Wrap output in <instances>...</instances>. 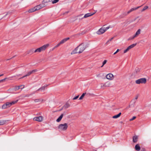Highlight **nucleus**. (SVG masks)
Segmentation results:
<instances>
[{
  "label": "nucleus",
  "mask_w": 151,
  "mask_h": 151,
  "mask_svg": "<svg viewBox=\"0 0 151 151\" xmlns=\"http://www.w3.org/2000/svg\"><path fill=\"white\" fill-rule=\"evenodd\" d=\"M48 46V45H44L36 49L35 50H30L29 52V53L31 51L32 53H31V54L33 52H40L44 50L46 48V47Z\"/></svg>",
  "instance_id": "1"
},
{
  "label": "nucleus",
  "mask_w": 151,
  "mask_h": 151,
  "mask_svg": "<svg viewBox=\"0 0 151 151\" xmlns=\"http://www.w3.org/2000/svg\"><path fill=\"white\" fill-rule=\"evenodd\" d=\"M68 127V126L67 124L65 123L63 124H61L59 125L58 128L60 131H65L67 129Z\"/></svg>",
  "instance_id": "2"
},
{
  "label": "nucleus",
  "mask_w": 151,
  "mask_h": 151,
  "mask_svg": "<svg viewBox=\"0 0 151 151\" xmlns=\"http://www.w3.org/2000/svg\"><path fill=\"white\" fill-rule=\"evenodd\" d=\"M109 28L108 27H102L97 31L96 33L98 35L102 34L108 29Z\"/></svg>",
  "instance_id": "3"
},
{
  "label": "nucleus",
  "mask_w": 151,
  "mask_h": 151,
  "mask_svg": "<svg viewBox=\"0 0 151 151\" xmlns=\"http://www.w3.org/2000/svg\"><path fill=\"white\" fill-rule=\"evenodd\" d=\"M94 14V13H88L86 14L83 17H82V18H81L80 17H81L83 15V14H80V15L78 16V17H79V19H83V18H86L88 17L91 16H92V15H93Z\"/></svg>",
  "instance_id": "4"
},
{
  "label": "nucleus",
  "mask_w": 151,
  "mask_h": 151,
  "mask_svg": "<svg viewBox=\"0 0 151 151\" xmlns=\"http://www.w3.org/2000/svg\"><path fill=\"white\" fill-rule=\"evenodd\" d=\"M135 82L137 84L145 83L146 82V80L145 78H141L136 80Z\"/></svg>",
  "instance_id": "5"
},
{
  "label": "nucleus",
  "mask_w": 151,
  "mask_h": 151,
  "mask_svg": "<svg viewBox=\"0 0 151 151\" xmlns=\"http://www.w3.org/2000/svg\"><path fill=\"white\" fill-rule=\"evenodd\" d=\"M78 47H80V50L78 52L79 53H82L86 47V45L83 43L80 45Z\"/></svg>",
  "instance_id": "6"
},
{
  "label": "nucleus",
  "mask_w": 151,
  "mask_h": 151,
  "mask_svg": "<svg viewBox=\"0 0 151 151\" xmlns=\"http://www.w3.org/2000/svg\"><path fill=\"white\" fill-rule=\"evenodd\" d=\"M141 30L140 29H138L136 32L135 34L132 36L130 37L128 40H131L134 39V38L137 37L138 35L140 34Z\"/></svg>",
  "instance_id": "7"
},
{
  "label": "nucleus",
  "mask_w": 151,
  "mask_h": 151,
  "mask_svg": "<svg viewBox=\"0 0 151 151\" xmlns=\"http://www.w3.org/2000/svg\"><path fill=\"white\" fill-rule=\"evenodd\" d=\"M45 6V4H43L42 3L35 6V7L36 9V10L37 11Z\"/></svg>",
  "instance_id": "8"
},
{
  "label": "nucleus",
  "mask_w": 151,
  "mask_h": 151,
  "mask_svg": "<svg viewBox=\"0 0 151 151\" xmlns=\"http://www.w3.org/2000/svg\"><path fill=\"white\" fill-rule=\"evenodd\" d=\"M10 106H11L10 104V102H7L2 105V108L3 109H5Z\"/></svg>",
  "instance_id": "9"
},
{
  "label": "nucleus",
  "mask_w": 151,
  "mask_h": 151,
  "mask_svg": "<svg viewBox=\"0 0 151 151\" xmlns=\"http://www.w3.org/2000/svg\"><path fill=\"white\" fill-rule=\"evenodd\" d=\"M106 77L107 79L110 80H112L113 79L114 76L112 74L110 73L107 74Z\"/></svg>",
  "instance_id": "10"
},
{
  "label": "nucleus",
  "mask_w": 151,
  "mask_h": 151,
  "mask_svg": "<svg viewBox=\"0 0 151 151\" xmlns=\"http://www.w3.org/2000/svg\"><path fill=\"white\" fill-rule=\"evenodd\" d=\"M43 118L42 116L35 117L34 118V120L38 122H41L43 120Z\"/></svg>",
  "instance_id": "11"
},
{
  "label": "nucleus",
  "mask_w": 151,
  "mask_h": 151,
  "mask_svg": "<svg viewBox=\"0 0 151 151\" xmlns=\"http://www.w3.org/2000/svg\"><path fill=\"white\" fill-rule=\"evenodd\" d=\"M37 71V70L36 69L33 70L31 71H30L28 72L27 73V74L26 75V76H29L32 73H34L35 72H36Z\"/></svg>",
  "instance_id": "12"
},
{
  "label": "nucleus",
  "mask_w": 151,
  "mask_h": 151,
  "mask_svg": "<svg viewBox=\"0 0 151 151\" xmlns=\"http://www.w3.org/2000/svg\"><path fill=\"white\" fill-rule=\"evenodd\" d=\"M78 46L72 51V52L71 53V54L79 53V51H78Z\"/></svg>",
  "instance_id": "13"
},
{
  "label": "nucleus",
  "mask_w": 151,
  "mask_h": 151,
  "mask_svg": "<svg viewBox=\"0 0 151 151\" xmlns=\"http://www.w3.org/2000/svg\"><path fill=\"white\" fill-rule=\"evenodd\" d=\"M46 87V86H44L41 87L38 89H37L36 91H44L45 89V87Z\"/></svg>",
  "instance_id": "14"
},
{
  "label": "nucleus",
  "mask_w": 151,
  "mask_h": 151,
  "mask_svg": "<svg viewBox=\"0 0 151 151\" xmlns=\"http://www.w3.org/2000/svg\"><path fill=\"white\" fill-rule=\"evenodd\" d=\"M135 148L137 151H139L140 150V147L139 144H137L135 145Z\"/></svg>",
  "instance_id": "15"
},
{
  "label": "nucleus",
  "mask_w": 151,
  "mask_h": 151,
  "mask_svg": "<svg viewBox=\"0 0 151 151\" xmlns=\"http://www.w3.org/2000/svg\"><path fill=\"white\" fill-rule=\"evenodd\" d=\"M69 38V37H67L65 38L63 40H62L60 42V43L61 44H62L65 43V42H66L67 40H68Z\"/></svg>",
  "instance_id": "16"
},
{
  "label": "nucleus",
  "mask_w": 151,
  "mask_h": 151,
  "mask_svg": "<svg viewBox=\"0 0 151 151\" xmlns=\"http://www.w3.org/2000/svg\"><path fill=\"white\" fill-rule=\"evenodd\" d=\"M137 137L134 136L133 137V141L134 142H136L137 141Z\"/></svg>",
  "instance_id": "17"
},
{
  "label": "nucleus",
  "mask_w": 151,
  "mask_h": 151,
  "mask_svg": "<svg viewBox=\"0 0 151 151\" xmlns=\"http://www.w3.org/2000/svg\"><path fill=\"white\" fill-rule=\"evenodd\" d=\"M63 115V114H62L60 115V116L56 120V121L57 122H60L61 120L62 119V118Z\"/></svg>",
  "instance_id": "18"
},
{
  "label": "nucleus",
  "mask_w": 151,
  "mask_h": 151,
  "mask_svg": "<svg viewBox=\"0 0 151 151\" xmlns=\"http://www.w3.org/2000/svg\"><path fill=\"white\" fill-rule=\"evenodd\" d=\"M121 114V112H120L118 114L113 116L112 117H113V118H114V119H116V118L119 117L120 116Z\"/></svg>",
  "instance_id": "19"
},
{
  "label": "nucleus",
  "mask_w": 151,
  "mask_h": 151,
  "mask_svg": "<svg viewBox=\"0 0 151 151\" xmlns=\"http://www.w3.org/2000/svg\"><path fill=\"white\" fill-rule=\"evenodd\" d=\"M70 106V104L68 103H66L64 106H63V108L64 109H66L68 108Z\"/></svg>",
  "instance_id": "20"
},
{
  "label": "nucleus",
  "mask_w": 151,
  "mask_h": 151,
  "mask_svg": "<svg viewBox=\"0 0 151 151\" xmlns=\"http://www.w3.org/2000/svg\"><path fill=\"white\" fill-rule=\"evenodd\" d=\"M35 11H36V9L35 7H34L32 8L29 9L28 11V12L29 13H32Z\"/></svg>",
  "instance_id": "21"
},
{
  "label": "nucleus",
  "mask_w": 151,
  "mask_h": 151,
  "mask_svg": "<svg viewBox=\"0 0 151 151\" xmlns=\"http://www.w3.org/2000/svg\"><path fill=\"white\" fill-rule=\"evenodd\" d=\"M52 1V0H43L42 1L43 4H45V3H47Z\"/></svg>",
  "instance_id": "22"
},
{
  "label": "nucleus",
  "mask_w": 151,
  "mask_h": 151,
  "mask_svg": "<svg viewBox=\"0 0 151 151\" xmlns=\"http://www.w3.org/2000/svg\"><path fill=\"white\" fill-rule=\"evenodd\" d=\"M110 85V83L109 82H106L104 85V86L105 87H109Z\"/></svg>",
  "instance_id": "23"
},
{
  "label": "nucleus",
  "mask_w": 151,
  "mask_h": 151,
  "mask_svg": "<svg viewBox=\"0 0 151 151\" xmlns=\"http://www.w3.org/2000/svg\"><path fill=\"white\" fill-rule=\"evenodd\" d=\"M18 101V100H17L16 101H12L11 102H10V106H11L12 105H13V104H15L16 103H17V102Z\"/></svg>",
  "instance_id": "24"
},
{
  "label": "nucleus",
  "mask_w": 151,
  "mask_h": 151,
  "mask_svg": "<svg viewBox=\"0 0 151 151\" xmlns=\"http://www.w3.org/2000/svg\"><path fill=\"white\" fill-rule=\"evenodd\" d=\"M6 120H0V125H2L4 124L6 122Z\"/></svg>",
  "instance_id": "25"
},
{
  "label": "nucleus",
  "mask_w": 151,
  "mask_h": 151,
  "mask_svg": "<svg viewBox=\"0 0 151 151\" xmlns=\"http://www.w3.org/2000/svg\"><path fill=\"white\" fill-rule=\"evenodd\" d=\"M86 94V93H83L82 94V95H81V96H80V97L79 98V100H81V99H82L83 98L84 96H85Z\"/></svg>",
  "instance_id": "26"
},
{
  "label": "nucleus",
  "mask_w": 151,
  "mask_h": 151,
  "mask_svg": "<svg viewBox=\"0 0 151 151\" xmlns=\"http://www.w3.org/2000/svg\"><path fill=\"white\" fill-rule=\"evenodd\" d=\"M131 49V48H130L129 46H128L126 50H124V53H125Z\"/></svg>",
  "instance_id": "27"
},
{
  "label": "nucleus",
  "mask_w": 151,
  "mask_h": 151,
  "mask_svg": "<svg viewBox=\"0 0 151 151\" xmlns=\"http://www.w3.org/2000/svg\"><path fill=\"white\" fill-rule=\"evenodd\" d=\"M138 98V96H137L135 98V99H133L132 101V102H133L134 104L136 102L135 100H137Z\"/></svg>",
  "instance_id": "28"
},
{
  "label": "nucleus",
  "mask_w": 151,
  "mask_h": 151,
  "mask_svg": "<svg viewBox=\"0 0 151 151\" xmlns=\"http://www.w3.org/2000/svg\"><path fill=\"white\" fill-rule=\"evenodd\" d=\"M42 101V100L41 99H35L34 100L35 102H40Z\"/></svg>",
  "instance_id": "29"
},
{
  "label": "nucleus",
  "mask_w": 151,
  "mask_h": 151,
  "mask_svg": "<svg viewBox=\"0 0 151 151\" xmlns=\"http://www.w3.org/2000/svg\"><path fill=\"white\" fill-rule=\"evenodd\" d=\"M140 7H141V6H137V7H134V8H132L131 9L132 11H134L135 10H136L138 8H139Z\"/></svg>",
  "instance_id": "30"
},
{
  "label": "nucleus",
  "mask_w": 151,
  "mask_h": 151,
  "mask_svg": "<svg viewBox=\"0 0 151 151\" xmlns=\"http://www.w3.org/2000/svg\"><path fill=\"white\" fill-rule=\"evenodd\" d=\"M148 6H144L143 8L141 10V12H142L145 10L146 9H147L148 8Z\"/></svg>",
  "instance_id": "31"
},
{
  "label": "nucleus",
  "mask_w": 151,
  "mask_h": 151,
  "mask_svg": "<svg viewBox=\"0 0 151 151\" xmlns=\"http://www.w3.org/2000/svg\"><path fill=\"white\" fill-rule=\"evenodd\" d=\"M140 70V69L138 68H136L135 69V72L136 73H138Z\"/></svg>",
  "instance_id": "32"
},
{
  "label": "nucleus",
  "mask_w": 151,
  "mask_h": 151,
  "mask_svg": "<svg viewBox=\"0 0 151 151\" xmlns=\"http://www.w3.org/2000/svg\"><path fill=\"white\" fill-rule=\"evenodd\" d=\"M114 37H112L111 39H109L106 42V44H108L111 40L114 39Z\"/></svg>",
  "instance_id": "33"
},
{
  "label": "nucleus",
  "mask_w": 151,
  "mask_h": 151,
  "mask_svg": "<svg viewBox=\"0 0 151 151\" xmlns=\"http://www.w3.org/2000/svg\"><path fill=\"white\" fill-rule=\"evenodd\" d=\"M136 43H135V44H133L132 45H131L129 46L130 48H133V47H134L136 45Z\"/></svg>",
  "instance_id": "34"
},
{
  "label": "nucleus",
  "mask_w": 151,
  "mask_h": 151,
  "mask_svg": "<svg viewBox=\"0 0 151 151\" xmlns=\"http://www.w3.org/2000/svg\"><path fill=\"white\" fill-rule=\"evenodd\" d=\"M136 43H135V44H133L132 45H131L129 46L130 48H133V47H134L136 45Z\"/></svg>",
  "instance_id": "35"
},
{
  "label": "nucleus",
  "mask_w": 151,
  "mask_h": 151,
  "mask_svg": "<svg viewBox=\"0 0 151 151\" xmlns=\"http://www.w3.org/2000/svg\"><path fill=\"white\" fill-rule=\"evenodd\" d=\"M59 0H54L52 1V4H55L57 2H58L59 1Z\"/></svg>",
  "instance_id": "36"
},
{
  "label": "nucleus",
  "mask_w": 151,
  "mask_h": 151,
  "mask_svg": "<svg viewBox=\"0 0 151 151\" xmlns=\"http://www.w3.org/2000/svg\"><path fill=\"white\" fill-rule=\"evenodd\" d=\"M20 89V86H16L15 87V89L16 90H18L19 89Z\"/></svg>",
  "instance_id": "37"
},
{
  "label": "nucleus",
  "mask_w": 151,
  "mask_h": 151,
  "mask_svg": "<svg viewBox=\"0 0 151 151\" xmlns=\"http://www.w3.org/2000/svg\"><path fill=\"white\" fill-rule=\"evenodd\" d=\"M136 118V116H133V117H132V118H131V119H129V120H130V121H132V120H133L134 119Z\"/></svg>",
  "instance_id": "38"
},
{
  "label": "nucleus",
  "mask_w": 151,
  "mask_h": 151,
  "mask_svg": "<svg viewBox=\"0 0 151 151\" xmlns=\"http://www.w3.org/2000/svg\"><path fill=\"white\" fill-rule=\"evenodd\" d=\"M60 44H61L60 43V42L55 46V48H56L58 47L60 45Z\"/></svg>",
  "instance_id": "39"
},
{
  "label": "nucleus",
  "mask_w": 151,
  "mask_h": 151,
  "mask_svg": "<svg viewBox=\"0 0 151 151\" xmlns=\"http://www.w3.org/2000/svg\"><path fill=\"white\" fill-rule=\"evenodd\" d=\"M107 60H104L103 63V66H104L106 63Z\"/></svg>",
  "instance_id": "40"
},
{
  "label": "nucleus",
  "mask_w": 151,
  "mask_h": 151,
  "mask_svg": "<svg viewBox=\"0 0 151 151\" xmlns=\"http://www.w3.org/2000/svg\"><path fill=\"white\" fill-rule=\"evenodd\" d=\"M132 12V11L131 9H130L128 11V12H127V13L126 14H125L126 15L128 14H129V13L130 12Z\"/></svg>",
  "instance_id": "41"
},
{
  "label": "nucleus",
  "mask_w": 151,
  "mask_h": 151,
  "mask_svg": "<svg viewBox=\"0 0 151 151\" xmlns=\"http://www.w3.org/2000/svg\"><path fill=\"white\" fill-rule=\"evenodd\" d=\"M6 78H5L4 79H1V80H0V82L1 83V82H3L4 81H5V80L6 79Z\"/></svg>",
  "instance_id": "42"
},
{
  "label": "nucleus",
  "mask_w": 151,
  "mask_h": 151,
  "mask_svg": "<svg viewBox=\"0 0 151 151\" xmlns=\"http://www.w3.org/2000/svg\"><path fill=\"white\" fill-rule=\"evenodd\" d=\"M19 86H20V89H22L24 88V86L23 85H20Z\"/></svg>",
  "instance_id": "43"
},
{
  "label": "nucleus",
  "mask_w": 151,
  "mask_h": 151,
  "mask_svg": "<svg viewBox=\"0 0 151 151\" xmlns=\"http://www.w3.org/2000/svg\"><path fill=\"white\" fill-rule=\"evenodd\" d=\"M79 97V95H78L76 97H74L73 99V100H76V99H77Z\"/></svg>",
  "instance_id": "44"
},
{
  "label": "nucleus",
  "mask_w": 151,
  "mask_h": 151,
  "mask_svg": "<svg viewBox=\"0 0 151 151\" xmlns=\"http://www.w3.org/2000/svg\"><path fill=\"white\" fill-rule=\"evenodd\" d=\"M119 49H118L116 50V51L115 52H114V55L116 54L119 51Z\"/></svg>",
  "instance_id": "45"
},
{
  "label": "nucleus",
  "mask_w": 151,
  "mask_h": 151,
  "mask_svg": "<svg viewBox=\"0 0 151 151\" xmlns=\"http://www.w3.org/2000/svg\"><path fill=\"white\" fill-rule=\"evenodd\" d=\"M140 151H146V150L145 149L142 148Z\"/></svg>",
  "instance_id": "46"
},
{
  "label": "nucleus",
  "mask_w": 151,
  "mask_h": 151,
  "mask_svg": "<svg viewBox=\"0 0 151 151\" xmlns=\"http://www.w3.org/2000/svg\"><path fill=\"white\" fill-rule=\"evenodd\" d=\"M27 77V76H26V75H24V76H22V77H21L20 78H24V77Z\"/></svg>",
  "instance_id": "47"
},
{
  "label": "nucleus",
  "mask_w": 151,
  "mask_h": 151,
  "mask_svg": "<svg viewBox=\"0 0 151 151\" xmlns=\"http://www.w3.org/2000/svg\"><path fill=\"white\" fill-rule=\"evenodd\" d=\"M9 13V12H8L5 15V16H6Z\"/></svg>",
  "instance_id": "48"
},
{
  "label": "nucleus",
  "mask_w": 151,
  "mask_h": 151,
  "mask_svg": "<svg viewBox=\"0 0 151 151\" xmlns=\"http://www.w3.org/2000/svg\"><path fill=\"white\" fill-rule=\"evenodd\" d=\"M36 91H35V92H33L32 94H34V93H35V92H36Z\"/></svg>",
  "instance_id": "49"
},
{
  "label": "nucleus",
  "mask_w": 151,
  "mask_h": 151,
  "mask_svg": "<svg viewBox=\"0 0 151 151\" xmlns=\"http://www.w3.org/2000/svg\"><path fill=\"white\" fill-rule=\"evenodd\" d=\"M136 19V18L134 19L133 20H132V21H131V22H133V21H135Z\"/></svg>",
  "instance_id": "50"
},
{
  "label": "nucleus",
  "mask_w": 151,
  "mask_h": 151,
  "mask_svg": "<svg viewBox=\"0 0 151 151\" xmlns=\"http://www.w3.org/2000/svg\"><path fill=\"white\" fill-rule=\"evenodd\" d=\"M3 75V74H1V75H0V77L1 76H2Z\"/></svg>",
  "instance_id": "51"
},
{
  "label": "nucleus",
  "mask_w": 151,
  "mask_h": 151,
  "mask_svg": "<svg viewBox=\"0 0 151 151\" xmlns=\"http://www.w3.org/2000/svg\"><path fill=\"white\" fill-rule=\"evenodd\" d=\"M103 65L101 66V67H103Z\"/></svg>",
  "instance_id": "52"
}]
</instances>
